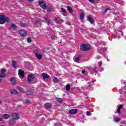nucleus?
<instances>
[{"instance_id":"nucleus-1","label":"nucleus","mask_w":126,"mask_h":126,"mask_svg":"<svg viewBox=\"0 0 126 126\" xmlns=\"http://www.w3.org/2000/svg\"><path fill=\"white\" fill-rule=\"evenodd\" d=\"M91 49V46L89 44H83L80 46V50L82 52L89 51Z\"/></svg>"},{"instance_id":"nucleus-2","label":"nucleus","mask_w":126,"mask_h":126,"mask_svg":"<svg viewBox=\"0 0 126 126\" xmlns=\"http://www.w3.org/2000/svg\"><path fill=\"white\" fill-rule=\"evenodd\" d=\"M34 78L35 76L34 75H28V82H29V83H32V81L34 80Z\"/></svg>"},{"instance_id":"nucleus-3","label":"nucleus","mask_w":126,"mask_h":126,"mask_svg":"<svg viewBox=\"0 0 126 126\" xmlns=\"http://www.w3.org/2000/svg\"><path fill=\"white\" fill-rule=\"evenodd\" d=\"M12 118L13 119V120H16V121L20 119L19 115L16 113H13L12 114Z\"/></svg>"},{"instance_id":"nucleus-4","label":"nucleus","mask_w":126,"mask_h":126,"mask_svg":"<svg viewBox=\"0 0 126 126\" xmlns=\"http://www.w3.org/2000/svg\"><path fill=\"white\" fill-rule=\"evenodd\" d=\"M35 57H36L37 59L39 60H42V57H43V55H42L41 54H40L38 50H35Z\"/></svg>"},{"instance_id":"nucleus-5","label":"nucleus","mask_w":126,"mask_h":126,"mask_svg":"<svg viewBox=\"0 0 126 126\" xmlns=\"http://www.w3.org/2000/svg\"><path fill=\"white\" fill-rule=\"evenodd\" d=\"M19 34L20 35V36H22V37H25V36L27 35L26 32L23 30L19 31Z\"/></svg>"},{"instance_id":"nucleus-6","label":"nucleus","mask_w":126,"mask_h":126,"mask_svg":"<svg viewBox=\"0 0 126 126\" xmlns=\"http://www.w3.org/2000/svg\"><path fill=\"white\" fill-rule=\"evenodd\" d=\"M41 76L43 77L44 80H46V79H48V78H50V76L46 73H42L41 74Z\"/></svg>"},{"instance_id":"nucleus-7","label":"nucleus","mask_w":126,"mask_h":126,"mask_svg":"<svg viewBox=\"0 0 126 126\" xmlns=\"http://www.w3.org/2000/svg\"><path fill=\"white\" fill-rule=\"evenodd\" d=\"M18 74L20 78H23V77H24V71L21 69H19Z\"/></svg>"},{"instance_id":"nucleus-8","label":"nucleus","mask_w":126,"mask_h":126,"mask_svg":"<svg viewBox=\"0 0 126 126\" xmlns=\"http://www.w3.org/2000/svg\"><path fill=\"white\" fill-rule=\"evenodd\" d=\"M16 124V121L15 120L11 119L9 120V126H12Z\"/></svg>"},{"instance_id":"nucleus-9","label":"nucleus","mask_w":126,"mask_h":126,"mask_svg":"<svg viewBox=\"0 0 126 126\" xmlns=\"http://www.w3.org/2000/svg\"><path fill=\"white\" fill-rule=\"evenodd\" d=\"M39 5L40 6V7L43 8L44 9H46L47 7L46 4H45V3L43 2L42 1H39Z\"/></svg>"},{"instance_id":"nucleus-10","label":"nucleus","mask_w":126,"mask_h":126,"mask_svg":"<svg viewBox=\"0 0 126 126\" xmlns=\"http://www.w3.org/2000/svg\"><path fill=\"white\" fill-rule=\"evenodd\" d=\"M2 118L4 120H8L10 118V115L8 114H4L2 115Z\"/></svg>"},{"instance_id":"nucleus-11","label":"nucleus","mask_w":126,"mask_h":126,"mask_svg":"<svg viewBox=\"0 0 126 126\" xmlns=\"http://www.w3.org/2000/svg\"><path fill=\"white\" fill-rule=\"evenodd\" d=\"M77 113V109H71L69 111V114L71 115H74V114H76Z\"/></svg>"},{"instance_id":"nucleus-12","label":"nucleus","mask_w":126,"mask_h":126,"mask_svg":"<svg viewBox=\"0 0 126 126\" xmlns=\"http://www.w3.org/2000/svg\"><path fill=\"white\" fill-rule=\"evenodd\" d=\"M10 27L11 29H12L13 30H15V29L17 28V26H16L14 24H12L10 25Z\"/></svg>"},{"instance_id":"nucleus-13","label":"nucleus","mask_w":126,"mask_h":126,"mask_svg":"<svg viewBox=\"0 0 126 126\" xmlns=\"http://www.w3.org/2000/svg\"><path fill=\"white\" fill-rule=\"evenodd\" d=\"M0 24H4L3 15H0Z\"/></svg>"},{"instance_id":"nucleus-14","label":"nucleus","mask_w":126,"mask_h":126,"mask_svg":"<svg viewBox=\"0 0 126 126\" xmlns=\"http://www.w3.org/2000/svg\"><path fill=\"white\" fill-rule=\"evenodd\" d=\"M10 94H18V91L16 90L13 89L10 91Z\"/></svg>"},{"instance_id":"nucleus-15","label":"nucleus","mask_w":126,"mask_h":126,"mask_svg":"<svg viewBox=\"0 0 126 126\" xmlns=\"http://www.w3.org/2000/svg\"><path fill=\"white\" fill-rule=\"evenodd\" d=\"M67 9L68 11H69V13H72L73 12V10H72V8L69 6H67Z\"/></svg>"},{"instance_id":"nucleus-16","label":"nucleus","mask_w":126,"mask_h":126,"mask_svg":"<svg viewBox=\"0 0 126 126\" xmlns=\"http://www.w3.org/2000/svg\"><path fill=\"white\" fill-rule=\"evenodd\" d=\"M3 19H4V23H5V22H9L10 21V20H9V18H8V17H7L4 16H3Z\"/></svg>"},{"instance_id":"nucleus-17","label":"nucleus","mask_w":126,"mask_h":126,"mask_svg":"<svg viewBox=\"0 0 126 126\" xmlns=\"http://www.w3.org/2000/svg\"><path fill=\"white\" fill-rule=\"evenodd\" d=\"M45 107L47 109H50V108H51V107H52V104H51V103H46L45 104Z\"/></svg>"},{"instance_id":"nucleus-18","label":"nucleus","mask_w":126,"mask_h":126,"mask_svg":"<svg viewBox=\"0 0 126 126\" xmlns=\"http://www.w3.org/2000/svg\"><path fill=\"white\" fill-rule=\"evenodd\" d=\"M124 88H126V86L124 87L123 88L122 87V89L120 90V93H121V94H124L125 92H126V90H124Z\"/></svg>"},{"instance_id":"nucleus-19","label":"nucleus","mask_w":126,"mask_h":126,"mask_svg":"<svg viewBox=\"0 0 126 126\" xmlns=\"http://www.w3.org/2000/svg\"><path fill=\"white\" fill-rule=\"evenodd\" d=\"M123 109V105H120L118 107V109L117 110V112L118 114H121V109Z\"/></svg>"},{"instance_id":"nucleus-20","label":"nucleus","mask_w":126,"mask_h":126,"mask_svg":"<svg viewBox=\"0 0 126 126\" xmlns=\"http://www.w3.org/2000/svg\"><path fill=\"white\" fill-rule=\"evenodd\" d=\"M16 89L17 90H18L19 91H20V92H24V91L23 90V89L21 88V87L18 86L16 87Z\"/></svg>"},{"instance_id":"nucleus-21","label":"nucleus","mask_w":126,"mask_h":126,"mask_svg":"<svg viewBox=\"0 0 126 126\" xmlns=\"http://www.w3.org/2000/svg\"><path fill=\"white\" fill-rule=\"evenodd\" d=\"M88 19H89V21L91 23V24H93L94 22V20L92 19V18L90 17H88Z\"/></svg>"},{"instance_id":"nucleus-22","label":"nucleus","mask_w":126,"mask_h":126,"mask_svg":"<svg viewBox=\"0 0 126 126\" xmlns=\"http://www.w3.org/2000/svg\"><path fill=\"white\" fill-rule=\"evenodd\" d=\"M12 66L14 67V68H17L16 66V61H13L12 63Z\"/></svg>"},{"instance_id":"nucleus-23","label":"nucleus","mask_w":126,"mask_h":126,"mask_svg":"<svg viewBox=\"0 0 126 126\" xmlns=\"http://www.w3.org/2000/svg\"><path fill=\"white\" fill-rule=\"evenodd\" d=\"M79 61H80V56H79L74 59V62H75V63H79Z\"/></svg>"},{"instance_id":"nucleus-24","label":"nucleus","mask_w":126,"mask_h":126,"mask_svg":"<svg viewBox=\"0 0 126 126\" xmlns=\"http://www.w3.org/2000/svg\"><path fill=\"white\" fill-rule=\"evenodd\" d=\"M10 82L12 84H15V79L13 77H12L10 79Z\"/></svg>"},{"instance_id":"nucleus-25","label":"nucleus","mask_w":126,"mask_h":126,"mask_svg":"<svg viewBox=\"0 0 126 126\" xmlns=\"http://www.w3.org/2000/svg\"><path fill=\"white\" fill-rule=\"evenodd\" d=\"M84 15L85 14L84 13H81L80 17L81 20H84Z\"/></svg>"},{"instance_id":"nucleus-26","label":"nucleus","mask_w":126,"mask_h":126,"mask_svg":"<svg viewBox=\"0 0 126 126\" xmlns=\"http://www.w3.org/2000/svg\"><path fill=\"white\" fill-rule=\"evenodd\" d=\"M69 90H70V85L68 84L66 86V91H69Z\"/></svg>"},{"instance_id":"nucleus-27","label":"nucleus","mask_w":126,"mask_h":126,"mask_svg":"<svg viewBox=\"0 0 126 126\" xmlns=\"http://www.w3.org/2000/svg\"><path fill=\"white\" fill-rule=\"evenodd\" d=\"M56 100L59 103H62V102H63V98H59V97H56Z\"/></svg>"},{"instance_id":"nucleus-28","label":"nucleus","mask_w":126,"mask_h":126,"mask_svg":"<svg viewBox=\"0 0 126 126\" xmlns=\"http://www.w3.org/2000/svg\"><path fill=\"white\" fill-rule=\"evenodd\" d=\"M27 94L28 95H31V94H33V91L32 90L27 91Z\"/></svg>"},{"instance_id":"nucleus-29","label":"nucleus","mask_w":126,"mask_h":126,"mask_svg":"<svg viewBox=\"0 0 126 126\" xmlns=\"http://www.w3.org/2000/svg\"><path fill=\"white\" fill-rule=\"evenodd\" d=\"M120 121H121V119H120L119 118H114V122H115V123H119V122H120Z\"/></svg>"},{"instance_id":"nucleus-30","label":"nucleus","mask_w":126,"mask_h":126,"mask_svg":"<svg viewBox=\"0 0 126 126\" xmlns=\"http://www.w3.org/2000/svg\"><path fill=\"white\" fill-rule=\"evenodd\" d=\"M123 15H125V14H124L123 12H121L120 13H117V16H123Z\"/></svg>"},{"instance_id":"nucleus-31","label":"nucleus","mask_w":126,"mask_h":126,"mask_svg":"<svg viewBox=\"0 0 126 126\" xmlns=\"http://www.w3.org/2000/svg\"><path fill=\"white\" fill-rule=\"evenodd\" d=\"M45 19L46 21V23L49 25L50 24V20L48 18H45Z\"/></svg>"},{"instance_id":"nucleus-32","label":"nucleus","mask_w":126,"mask_h":126,"mask_svg":"<svg viewBox=\"0 0 126 126\" xmlns=\"http://www.w3.org/2000/svg\"><path fill=\"white\" fill-rule=\"evenodd\" d=\"M5 76V73H2L0 74V78H2V77H4Z\"/></svg>"},{"instance_id":"nucleus-33","label":"nucleus","mask_w":126,"mask_h":126,"mask_svg":"<svg viewBox=\"0 0 126 126\" xmlns=\"http://www.w3.org/2000/svg\"><path fill=\"white\" fill-rule=\"evenodd\" d=\"M20 25L21 27H25V26H26V25L24 23H21Z\"/></svg>"},{"instance_id":"nucleus-34","label":"nucleus","mask_w":126,"mask_h":126,"mask_svg":"<svg viewBox=\"0 0 126 126\" xmlns=\"http://www.w3.org/2000/svg\"><path fill=\"white\" fill-rule=\"evenodd\" d=\"M98 65L99 67H101V66H102V62H99L98 63Z\"/></svg>"},{"instance_id":"nucleus-35","label":"nucleus","mask_w":126,"mask_h":126,"mask_svg":"<svg viewBox=\"0 0 126 126\" xmlns=\"http://www.w3.org/2000/svg\"><path fill=\"white\" fill-rule=\"evenodd\" d=\"M53 81H54V82H58V78L55 77L53 79Z\"/></svg>"},{"instance_id":"nucleus-36","label":"nucleus","mask_w":126,"mask_h":126,"mask_svg":"<svg viewBox=\"0 0 126 126\" xmlns=\"http://www.w3.org/2000/svg\"><path fill=\"white\" fill-rule=\"evenodd\" d=\"M5 71H6V70H5V69H2L1 70V73H5Z\"/></svg>"},{"instance_id":"nucleus-37","label":"nucleus","mask_w":126,"mask_h":126,"mask_svg":"<svg viewBox=\"0 0 126 126\" xmlns=\"http://www.w3.org/2000/svg\"><path fill=\"white\" fill-rule=\"evenodd\" d=\"M61 11L62 12H63V13H65V10L63 8H61Z\"/></svg>"},{"instance_id":"nucleus-38","label":"nucleus","mask_w":126,"mask_h":126,"mask_svg":"<svg viewBox=\"0 0 126 126\" xmlns=\"http://www.w3.org/2000/svg\"><path fill=\"white\" fill-rule=\"evenodd\" d=\"M48 10H49V11H53V10H54V9H53V7L50 6Z\"/></svg>"},{"instance_id":"nucleus-39","label":"nucleus","mask_w":126,"mask_h":126,"mask_svg":"<svg viewBox=\"0 0 126 126\" xmlns=\"http://www.w3.org/2000/svg\"><path fill=\"white\" fill-rule=\"evenodd\" d=\"M27 41H28V43H31V42H32V40H31V38H28Z\"/></svg>"},{"instance_id":"nucleus-40","label":"nucleus","mask_w":126,"mask_h":126,"mask_svg":"<svg viewBox=\"0 0 126 126\" xmlns=\"http://www.w3.org/2000/svg\"><path fill=\"white\" fill-rule=\"evenodd\" d=\"M26 103H27V104H31V101H30L29 100H27L26 101Z\"/></svg>"},{"instance_id":"nucleus-41","label":"nucleus","mask_w":126,"mask_h":126,"mask_svg":"<svg viewBox=\"0 0 126 126\" xmlns=\"http://www.w3.org/2000/svg\"><path fill=\"white\" fill-rule=\"evenodd\" d=\"M89 1L91 2V3H94V0H89Z\"/></svg>"},{"instance_id":"nucleus-42","label":"nucleus","mask_w":126,"mask_h":126,"mask_svg":"<svg viewBox=\"0 0 126 126\" xmlns=\"http://www.w3.org/2000/svg\"><path fill=\"white\" fill-rule=\"evenodd\" d=\"M54 21H55V22H56L57 23H59V21H58V18H55Z\"/></svg>"},{"instance_id":"nucleus-43","label":"nucleus","mask_w":126,"mask_h":126,"mask_svg":"<svg viewBox=\"0 0 126 126\" xmlns=\"http://www.w3.org/2000/svg\"><path fill=\"white\" fill-rule=\"evenodd\" d=\"M108 10H110V9L109 8H107L105 11H104V13H106V12H107V11H108Z\"/></svg>"},{"instance_id":"nucleus-44","label":"nucleus","mask_w":126,"mask_h":126,"mask_svg":"<svg viewBox=\"0 0 126 126\" xmlns=\"http://www.w3.org/2000/svg\"><path fill=\"white\" fill-rule=\"evenodd\" d=\"M90 114H91L90 112L89 111L87 112V116H90Z\"/></svg>"},{"instance_id":"nucleus-45","label":"nucleus","mask_w":126,"mask_h":126,"mask_svg":"<svg viewBox=\"0 0 126 126\" xmlns=\"http://www.w3.org/2000/svg\"><path fill=\"white\" fill-rule=\"evenodd\" d=\"M85 72H86V71L85 70H84L82 71V74H84L85 73Z\"/></svg>"},{"instance_id":"nucleus-46","label":"nucleus","mask_w":126,"mask_h":126,"mask_svg":"<svg viewBox=\"0 0 126 126\" xmlns=\"http://www.w3.org/2000/svg\"><path fill=\"white\" fill-rule=\"evenodd\" d=\"M94 72H96L97 73V70H96V68L94 69Z\"/></svg>"},{"instance_id":"nucleus-47","label":"nucleus","mask_w":126,"mask_h":126,"mask_svg":"<svg viewBox=\"0 0 126 126\" xmlns=\"http://www.w3.org/2000/svg\"><path fill=\"white\" fill-rule=\"evenodd\" d=\"M2 103V101H1V100L0 99V105Z\"/></svg>"},{"instance_id":"nucleus-48","label":"nucleus","mask_w":126,"mask_h":126,"mask_svg":"<svg viewBox=\"0 0 126 126\" xmlns=\"http://www.w3.org/2000/svg\"><path fill=\"white\" fill-rule=\"evenodd\" d=\"M123 83H124V84H125L126 85V81H125Z\"/></svg>"},{"instance_id":"nucleus-49","label":"nucleus","mask_w":126,"mask_h":126,"mask_svg":"<svg viewBox=\"0 0 126 126\" xmlns=\"http://www.w3.org/2000/svg\"><path fill=\"white\" fill-rule=\"evenodd\" d=\"M1 121H2V118H0V122H1Z\"/></svg>"},{"instance_id":"nucleus-50","label":"nucleus","mask_w":126,"mask_h":126,"mask_svg":"<svg viewBox=\"0 0 126 126\" xmlns=\"http://www.w3.org/2000/svg\"><path fill=\"white\" fill-rule=\"evenodd\" d=\"M29 1H33L34 0H28Z\"/></svg>"},{"instance_id":"nucleus-51","label":"nucleus","mask_w":126,"mask_h":126,"mask_svg":"<svg viewBox=\"0 0 126 126\" xmlns=\"http://www.w3.org/2000/svg\"><path fill=\"white\" fill-rule=\"evenodd\" d=\"M1 82V79L0 78V82Z\"/></svg>"},{"instance_id":"nucleus-52","label":"nucleus","mask_w":126,"mask_h":126,"mask_svg":"<svg viewBox=\"0 0 126 126\" xmlns=\"http://www.w3.org/2000/svg\"><path fill=\"white\" fill-rule=\"evenodd\" d=\"M123 81H124V80H122V81H121V82H122V83H123Z\"/></svg>"},{"instance_id":"nucleus-53","label":"nucleus","mask_w":126,"mask_h":126,"mask_svg":"<svg viewBox=\"0 0 126 126\" xmlns=\"http://www.w3.org/2000/svg\"><path fill=\"white\" fill-rule=\"evenodd\" d=\"M103 70H104V69H102V71H103Z\"/></svg>"},{"instance_id":"nucleus-54","label":"nucleus","mask_w":126,"mask_h":126,"mask_svg":"<svg viewBox=\"0 0 126 126\" xmlns=\"http://www.w3.org/2000/svg\"><path fill=\"white\" fill-rule=\"evenodd\" d=\"M3 126V125H1V126Z\"/></svg>"},{"instance_id":"nucleus-55","label":"nucleus","mask_w":126,"mask_h":126,"mask_svg":"<svg viewBox=\"0 0 126 126\" xmlns=\"http://www.w3.org/2000/svg\"><path fill=\"white\" fill-rule=\"evenodd\" d=\"M108 62H109V60H107Z\"/></svg>"},{"instance_id":"nucleus-56","label":"nucleus","mask_w":126,"mask_h":126,"mask_svg":"<svg viewBox=\"0 0 126 126\" xmlns=\"http://www.w3.org/2000/svg\"><path fill=\"white\" fill-rule=\"evenodd\" d=\"M20 0L22 1L23 0Z\"/></svg>"}]
</instances>
